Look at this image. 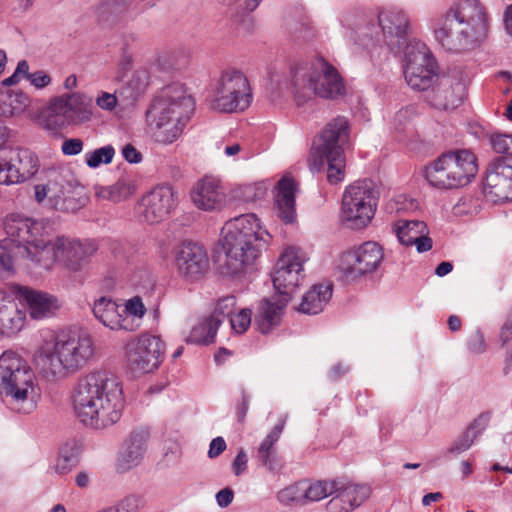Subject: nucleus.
Returning <instances> with one entry per match:
<instances>
[{
	"instance_id": "obj_8",
	"label": "nucleus",
	"mask_w": 512,
	"mask_h": 512,
	"mask_svg": "<svg viewBox=\"0 0 512 512\" xmlns=\"http://www.w3.org/2000/svg\"><path fill=\"white\" fill-rule=\"evenodd\" d=\"M349 128L346 117L338 116L332 119L325 125L312 148V168L320 171L327 165V181L330 184H338L345 178L344 150L349 144Z\"/></svg>"
},
{
	"instance_id": "obj_22",
	"label": "nucleus",
	"mask_w": 512,
	"mask_h": 512,
	"mask_svg": "<svg viewBox=\"0 0 512 512\" xmlns=\"http://www.w3.org/2000/svg\"><path fill=\"white\" fill-rule=\"evenodd\" d=\"M147 428L139 427L132 430L122 443L115 461V470L126 473L139 466L144 459L149 440Z\"/></svg>"
},
{
	"instance_id": "obj_52",
	"label": "nucleus",
	"mask_w": 512,
	"mask_h": 512,
	"mask_svg": "<svg viewBox=\"0 0 512 512\" xmlns=\"http://www.w3.org/2000/svg\"><path fill=\"white\" fill-rule=\"evenodd\" d=\"M475 440L473 436H470L466 431L455 440L451 446L448 448L447 452L453 455H459L465 451H467L473 444Z\"/></svg>"
},
{
	"instance_id": "obj_42",
	"label": "nucleus",
	"mask_w": 512,
	"mask_h": 512,
	"mask_svg": "<svg viewBox=\"0 0 512 512\" xmlns=\"http://www.w3.org/2000/svg\"><path fill=\"white\" fill-rule=\"evenodd\" d=\"M118 308L119 305L111 298L100 297L94 301L92 312L97 320H113L123 316Z\"/></svg>"
},
{
	"instance_id": "obj_55",
	"label": "nucleus",
	"mask_w": 512,
	"mask_h": 512,
	"mask_svg": "<svg viewBox=\"0 0 512 512\" xmlns=\"http://www.w3.org/2000/svg\"><path fill=\"white\" fill-rule=\"evenodd\" d=\"M61 149L64 155H78L83 150V141L80 138L67 139L62 143Z\"/></svg>"
},
{
	"instance_id": "obj_39",
	"label": "nucleus",
	"mask_w": 512,
	"mask_h": 512,
	"mask_svg": "<svg viewBox=\"0 0 512 512\" xmlns=\"http://www.w3.org/2000/svg\"><path fill=\"white\" fill-rule=\"evenodd\" d=\"M149 71L146 68L135 70L130 80L120 89V96L133 103L143 95L149 85Z\"/></svg>"
},
{
	"instance_id": "obj_64",
	"label": "nucleus",
	"mask_w": 512,
	"mask_h": 512,
	"mask_svg": "<svg viewBox=\"0 0 512 512\" xmlns=\"http://www.w3.org/2000/svg\"><path fill=\"white\" fill-rule=\"evenodd\" d=\"M132 62V56L127 53L121 57L119 62V75L117 76L118 79L124 77L125 73L131 68Z\"/></svg>"
},
{
	"instance_id": "obj_40",
	"label": "nucleus",
	"mask_w": 512,
	"mask_h": 512,
	"mask_svg": "<svg viewBox=\"0 0 512 512\" xmlns=\"http://www.w3.org/2000/svg\"><path fill=\"white\" fill-rule=\"evenodd\" d=\"M304 505L318 502L333 494L335 481H301Z\"/></svg>"
},
{
	"instance_id": "obj_57",
	"label": "nucleus",
	"mask_w": 512,
	"mask_h": 512,
	"mask_svg": "<svg viewBox=\"0 0 512 512\" xmlns=\"http://www.w3.org/2000/svg\"><path fill=\"white\" fill-rule=\"evenodd\" d=\"M468 347L471 353H484L486 351V343L483 335L480 332L473 334L468 341Z\"/></svg>"
},
{
	"instance_id": "obj_27",
	"label": "nucleus",
	"mask_w": 512,
	"mask_h": 512,
	"mask_svg": "<svg viewBox=\"0 0 512 512\" xmlns=\"http://www.w3.org/2000/svg\"><path fill=\"white\" fill-rule=\"evenodd\" d=\"M20 296L26 301L31 318H51L60 308L56 297L45 292L22 287L19 290Z\"/></svg>"
},
{
	"instance_id": "obj_18",
	"label": "nucleus",
	"mask_w": 512,
	"mask_h": 512,
	"mask_svg": "<svg viewBox=\"0 0 512 512\" xmlns=\"http://www.w3.org/2000/svg\"><path fill=\"white\" fill-rule=\"evenodd\" d=\"M177 201L178 193L171 185H157L141 198L140 216L147 223H159L175 209Z\"/></svg>"
},
{
	"instance_id": "obj_13",
	"label": "nucleus",
	"mask_w": 512,
	"mask_h": 512,
	"mask_svg": "<svg viewBox=\"0 0 512 512\" xmlns=\"http://www.w3.org/2000/svg\"><path fill=\"white\" fill-rule=\"evenodd\" d=\"M251 101L252 93L246 76L238 70H227L217 81L210 108L225 113L242 112Z\"/></svg>"
},
{
	"instance_id": "obj_63",
	"label": "nucleus",
	"mask_w": 512,
	"mask_h": 512,
	"mask_svg": "<svg viewBox=\"0 0 512 512\" xmlns=\"http://www.w3.org/2000/svg\"><path fill=\"white\" fill-rule=\"evenodd\" d=\"M234 498V493L230 488H224L216 494V502L221 508L229 506Z\"/></svg>"
},
{
	"instance_id": "obj_29",
	"label": "nucleus",
	"mask_w": 512,
	"mask_h": 512,
	"mask_svg": "<svg viewBox=\"0 0 512 512\" xmlns=\"http://www.w3.org/2000/svg\"><path fill=\"white\" fill-rule=\"evenodd\" d=\"M275 204L278 217L285 223H293L296 218V182L290 176H283L277 183Z\"/></svg>"
},
{
	"instance_id": "obj_56",
	"label": "nucleus",
	"mask_w": 512,
	"mask_h": 512,
	"mask_svg": "<svg viewBox=\"0 0 512 512\" xmlns=\"http://www.w3.org/2000/svg\"><path fill=\"white\" fill-rule=\"evenodd\" d=\"M75 461L73 456L71 455H61L57 458L53 469L57 474H66L69 472L74 466Z\"/></svg>"
},
{
	"instance_id": "obj_14",
	"label": "nucleus",
	"mask_w": 512,
	"mask_h": 512,
	"mask_svg": "<svg viewBox=\"0 0 512 512\" xmlns=\"http://www.w3.org/2000/svg\"><path fill=\"white\" fill-rule=\"evenodd\" d=\"M164 353L165 343L159 336L142 334L127 345V366L135 375L151 373L160 366Z\"/></svg>"
},
{
	"instance_id": "obj_59",
	"label": "nucleus",
	"mask_w": 512,
	"mask_h": 512,
	"mask_svg": "<svg viewBox=\"0 0 512 512\" xmlns=\"http://www.w3.org/2000/svg\"><path fill=\"white\" fill-rule=\"evenodd\" d=\"M247 462V454L243 449H241L232 463V469L236 476L241 475L247 469Z\"/></svg>"
},
{
	"instance_id": "obj_36",
	"label": "nucleus",
	"mask_w": 512,
	"mask_h": 512,
	"mask_svg": "<svg viewBox=\"0 0 512 512\" xmlns=\"http://www.w3.org/2000/svg\"><path fill=\"white\" fill-rule=\"evenodd\" d=\"M135 0H101L97 17L99 22L113 25L127 14Z\"/></svg>"
},
{
	"instance_id": "obj_45",
	"label": "nucleus",
	"mask_w": 512,
	"mask_h": 512,
	"mask_svg": "<svg viewBox=\"0 0 512 512\" xmlns=\"http://www.w3.org/2000/svg\"><path fill=\"white\" fill-rule=\"evenodd\" d=\"M115 155V149L107 145L85 154V163L90 168H97L101 164H109Z\"/></svg>"
},
{
	"instance_id": "obj_31",
	"label": "nucleus",
	"mask_w": 512,
	"mask_h": 512,
	"mask_svg": "<svg viewBox=\"0 0 512 512\" xmlns=\"http://www.w3.org/2000/svg\"><path fill=\"white\" fill-rule=\"evenodd\" d=\"M375 18L368 16L359 9H348L341 14L340 21L343 27L355 32L359 37L374 39L378 36Z\"/></svg>"
},
{
	"instance_id": "obj_58",
	"label": "nucleus",
	"mask_w": 512,
	"mask_h": 512,
	"mask_svg": "<svg viewBox=\"0 0 512 512\" xmlns=\"http://www.w3.org/2000/svg\"><path fill=\"white\" fill-rule=\"evenodd\" d=\"M30 83L38 89L45 88L51 83V77L46 72L39 70L29 75Z\"/></svg>"
},
{
	"instance_id": "obj_5",
	"label": "nucleus",
	"mask_w": 512,
	"mask_h": 512,
	"mask_svg": "<svg viewBox=\"0 0 512 512\" xmlns=\"http://www.w3.org/2000/svg\"><path fill=\"white\" fill-rule=\"evenodd\" d=\"M269 237L253 213L243 214L225 223L222 228V247L230 274L239 275L257 259Z\"/></svg>"
},
{
	"instance_id": "obj_28",
	"label": "nucleus",
	"mask_w": 512,
	"mask_h": 512,
	"mask_svg": "<svg viewBox=\"0 0 512 512\" xmlns=\"http://www.w3.org/2000/svg\"><path fill=\"white\" fill-rule=\"evenodd\" d=\"M64 105L65 115L71 124H80L91 120L93 115V100L91 97L80 93H67L55 97Z\"/></svg>"
},
{
	"instance_id": "obj_54",
	"label": "nucleus",
	"mask_w": 512,
	"mask_h": 512,
	"mask_svg": "<svg viewBox=\"0 0 512 512\" xmlns=\"http://www.w3.org/2000/svg\"><path fill=\"white\" fill-rule=\"evenodd\" d=\"M23 329V322H0V340L14 338Z\"/></svg>"
},
{
	"instance_id": "obj_2",
	"label": "nucleus",
	"mask_w": 512,
	"mask_h": 512,
	"mask_svg": "<svg viewBox=\"0 0 512 512\" xmlns=\"http://www.w3.org/2000/svg\"><path fill=\"white\" fill-rule=\"evenodd\" d=\"M36 351V362L47 378L63 379L85 368L96 355L86 331H47Z\"/></svg>"
},
{
	"instance_id": "obj_23",
	"label": "nucleus",
	"mask_w": 512,
	"mask_h": 512,
	"mask_svg": "<svg viewBox=\"0 0 512 512\" xmlns=\"http://www.w3.org/2000/svg\"><path fill=\"white\" fill-rule=\"evenodd\" d=\"M56 249L59 253L60 263L72 271L80 270L93 255L97 247L91 241H80L65 236L56 238Z\"/></svg>"
},
{
	"instance_id": "obj_37",
	"label": "nucleus",
	"mask_w": 512,
	"mask_h": 512,
	"mask_svg": "<svg viewBox=\"0 0 512 512\" xmlns=\"http://www.w3.org/2000/svg\"><path fill=\"white\" fill-rule=\"evenodd\" d=\"M136 191V183L132 176L123 175L113 185L101 187L97 195L100 198L121 202L132 196Z\"/></svg>"
},
{
	"instance_id": "obj_20",
	"label": "nucleus",
	"mask_w": 512,
	"mask_h": 512,
	"mask_svg": "<svg viewBox=\"0 0 512 512\" xmlns=\"http://www.w3.org/2000/svg\"><path fill=\"white\" fill-rule=\"evenodd\" d=\"M376 28H380L386 45L390 50L399 52L406 44L409 19L403 10L397 7L383 8L378 12Z\"/></svg>"
},
{
	"instance_id": "obj_9",
	"label": "nucleus",
	"mask_w": 512,
	"mask_h": 512,
	"mask_svg": "<svg viewBox=\"0 0 512 512\" xmlns=\"http://www.w3.org/2000/svg\"><path fill=\"white\" fill-rule=\"evenodd\" d=\"M290 85L298 105L313 95L335 99L345 93L339 73L322 58L316 59L310 66L296 68Z\"/></svg>"
},
{
	"instance_id": "obj_1",
	"label": "nucleus",
	"mask_w": 512,
	"mask_h": 512,
	"mask_svg": "<svg viewBox=\"0 0 512 512\" xmlns=\"http://www.w3.org/2000/svg\"><path fill=\"white\" fill-rule=\"evenodd\" d=\"M125 405L117 376L106 371L91 372L79 379L73 393V409L84 425L102 429L117 423Z\"/></svg>"
},
{
	"instance_id": "obj_32",
	"label": "nucleus",
	"mask_w": 512,
	"mask_h": 512,
	"mask_svg": "<svg viewBox=\"0 0 512 512\" xmlns=\"http://www.w3.org/2000/svg\"><path fill=\"white\" fill-rule=\"evenodd\" d=\"M251 320L252 310L250 308L237 307L236 298L232 295L218 299L213 305V310L207 320Z\"/></svg>"
},
{
	"instance_id": "obj_50",
	"label": "nucleus",
	"mask_w": 512,
	"mask_h": 512,
	"mask_svg": "<svg viewBox=\"0 0 512 512\" xmlns=\"http://www.w3.org/2000/svg\"><path fill=\"white\" fill-rule=\"evenodd\" d=\"M260 463L270 472L277 473L282 468V462L276 451L257 454Z\"/></svg>"
},
{
	"instance_id": "obj_48",
	"label": "nucleus",
	"mask_w": 512,
	"mask_h": 512,
	"mask_svg": "<svg viewBox=\"0 0 512 512\" xmlns=\"http://www.w3.org/2000/svg\"><path fill=\"white\" fill-rule=\"evenodd\" d=\"M492 413L489 411L479 414L465 430L473 439L476 440L488 427Z\"/></svg>"
},
{
	"instance_id": "obj_62",
	"label": "nucleus",
	"mask_w": 512,
	"mask_h": 512,
	"mask_svg": "<svg viewBox=\"0 0 512 512\" xmlns=\"http://www.w3.org/2000/svg\"><path fill=\"white\" fill-rule=\"evenodd\" d=\"M122 155L129 163H139L142 160L141 153L132 144L123 147Z\"/></svg>"
},
{
	"instance_id": "obj_35",
	"label": "nucleus",
	"mask_w": 512,
	"mask_h": 512,
	"mask_svg": "<svg viewBox=\"0 0 512 512\" xmlns=\"http://www.w3.org/2000/svg\"><path fill=\"white\" fill-rule=\"evenodd\" d=\"M30 105V98L24 92L7 89L0 92V116L14 117L22 114Z\"/></svg>"
},
{
	"instance_id": "obj_7",
	"label": "nucleus",
	"mask_w": 512,
	"mask_h": 512,
	"mask_svg": "<svg viewBox=\"0 0 512 512\" xmlns=\"http://www.w3.org/2000/svg\"><path fill=\"white\" fill-rule=\"evenodd\" d=\"M0 396L25 414L36 409L40 397L37 376L30 363L11 349L0 355Z\"/></svg>"
},
{
	"instance_id": "obj_10",
	"label": "nucleus",
	"mask_w": 512,
	"mask_h": 512,
	"mask_svg": "<svg viewBox=\"0 0 512 512\" xmlns=\"http://www.w3.org/2000/svg\"><path fill=\"white\" fill-rule=\"evenodd\" d=\"M477 171L476 156L471 151L450 150L426 167L425 177L436 188L456 189L469 184Z\"/></svg>"
},
{
	"instance_id": "obj_6",
	"label": "nucleus",
	"mask_w": 512,
	"mask_h": 512,
	"mask_svg": "<svg viewBox=\"0 0 512 512\" xmlns=\"http://www.w3.org/2000/svg\"><path fill=\"white\" fill-rule=\"evenodd\" d=\"M193 109L194 100L183 84L173 83L163 88L147 112L156 141L170 144L177 140Z\"/></svg>"
},
{
	"instance_id": "obj_44",
	"label": "nucleus",
	"mask_w": 512,
	"mask_h": 512,
	"mask_svg": "<svg viewBox=\"0 0 512 512\" xmlns=\"http://www.w3.org/2000/svg\"><path fill=\"white\" fill-rule=\"evenodd\" d=\"M277 500L284 506L304 505L301 481L281 489L277 493Z\"/></svg>"
},
{
	"instance_id": "obj_46",
	"label": "nucleus",
	"mask_w": 512,
	"mask_h": 512,
	"mask_svg": "<svg viewBox=\"0 0 512 512\" xmlns=\"http://www.w3.org/2000/svg\"><path fill=\"white\" fill-rule=\"evenodd\" d=\"M148 308L143 303L140 296L136 295L125 301L123 315L132 318H143Z\"/></svg>"
},
{
	"instance_id": "obj_53",
	"label": "nucleus",
	"mask_w": 512,
	"mask_h": 512,
	"mask_svg": "<svg viewBox=\"0 0 512 512\" xmlns=\"http://www.w3.org/2000/svg\"><path fill=\"white\" fill-rule=\"evenodd\" d=\"M509 136L510 134H493L490 137V143L496 153L508 154V156H511Z\"/></svg>"
},
{
	"instance_id": "obj_51",
	"label": "nucleus",
	"mask_w": 512,
	"mask_h": 512,
	"mask_svg": "<svg viewBox=\"0 0 512 512\" xmlns=\"http://www.w3.org/2000/svg\"><path fill=\"white\" fill-rule=\"evenodd\" d=\"M283 430V424L276 425L261 442L257 454L275 451L274 445L278 441Z\"/></svg>"
},
{
	"instance_id": "obj_25",
	"label": "nucleus",
	"mask_w": 512,
	"mask_h": 512,
	"mask_svg": "<svg viewBox=\"0 0 512 512\" xmlns=\"http://www.w3.org/2000/svg\"><path fill=\"white\" fill-rule=\"evenodd\" d=\"M191 199L194 205L204 211L220 210L225 204V191L221 182L211 176L198 180L192 190Z\"/></svg>"
},
{
	"instance_id": "obj_33",
	"label": "nucleus",
	"mask_w": 512,
	"mask_h": 512,
	"mask_svg": "<svg viewBox=\"0 0 512 512\" xmlns=\"http://www.w3.org/2000/svg\"><path fill=\"white\" fill-rule=\"evenodd\" d=\"M291 297L286 294H276L262 298L257 305V317L260 320H280L285 316Z\"/></svg>"
},
{
	"instance_id": "obj_16",
	"label": "nucleus",
	"mask_w": 512,
	"mask_h": 512,
	"mask_svg": "<svg viewBox=\"0 0 512 512\" xmlns=\"http://www.w3.org/2000/svg\"><path fill=\"white\" fill-rule=\"evenodd\" d=\"M38 167V158L31 151L0 147V184L24 182L37 173Z\"/></svg>"
},
{
	"instance_id": "obj_60",
	"label": "nucleus",
	"mask_w": 512,
	"mask_h": 512,
	"mask_svg": "<svg viewBox=\"0 0 512 512\" xmlns=\"http://www.w3.org/2000/svg\"><path fill=\"white\" fill-rule=\"evenodd\" d=\"M96 104L102 109L112 110L117 104V98L114 94L102 92L97 97Z\"/></svg>"
},
{
	"instance_id": "obj_26",
	"label": "nucleus",
	"mask_w": 512,
	"mask_h": 512,
	"mask_svg": "<svg viewBox=\"0 0 512 512\" xmlns=\"http://www.w3.org/2000/svg\"><path fill=\"white\" fill-rule=\"evenodd\" d=\"M393 231L402 245H415L419 253L427 252L432 248L429 229L423 221L400 219L393 224Z\"/></svg>"
},
{
	"instance_id": "obj_17",
	"label": "nucleus",
	"mask_w": 512,
	"mask_h": 512,
	"mask_svg": "<svg viewBox=\"0 0 512 512\" xmlns=\"http://www.w3.org/2000/svg\"><path fill=\"white\" fill-rule=\"evenodd\" d=\"M304 261L305 257L300 249L289 247L284 251L272 277L273 286L277 292L291 297V294L304 280Z\"/></svg>"
},
{
	"instance_id": "obj_15",
	"label": "nucleus",
	"mask_w": 512,
	"mask_h": 512,
	"mask_svg": "<svg viewBox=\"0 0 512 512\" xmlns=\"http://www.w3.org/2000/svg\"><path fill=\"white\" fill-rule=\"evenodd\" d=\"M383 259V248L375 241H366L341 255L339 269L347 279L358 280L376 272Z\"/></svg>"
},
{
	"instance_id": "obj_41",
	"label": "nucleus",
	"mask_w": 512,
	"mask_h": 512,
	"mask_svg": "<svg viewBox=\"0 0 512 512\" xmlns=\"http://www.w3.org/2000/svg\"><path fill=\"white\" fill-rule=\"evenodd\" d=\"M219 323L220 322H197V324L193 326L186 342L197 345L212 343L217 333Z\"/></svg>"
},
{
	"instance_id": "obj_3",
	"label": "nucleus",
	"mask_w": 512,
	"mask_h": 512,
	"mask_svg": "<svg viewBox=\"0 0 512 512\" xmlns=\"http://www.w3.org/2000/svg\"><path fill=\"white\" fill-rule=\"evenodd\" d=\"M489 17L478 0H459L433 23V33L441 47L451 53H464L486 37Z\"/></svg>"
},
{
	"instance_id": "obj_30",
	"label": "nucleus",
	"mask_w": 512,
	"mask_h": 512,
	"mask_svg": "<svg viewBox=\"0 0 512 512\" xmlns=\"http://www.w3.org/2000/svg\"><path fill=\"white\" fill-rule=\"evenodd\" d=\"M331 297L332 284H316L303 295L295 310L309 316L317 315L323 311Z\"/></svg>"
},
{
	"instance_id": "obj_49",
	"label": "nucleus",
	"mask_w": 512,
	"mask_h": 512,
	"mask_svg": "<svg viewBox=\"0 0 512 512\" xmlns=\"http://www.w3.org/2000/svg\"><path fill=\"white\" fill-rule=\"evenodd\" d=\"M141 507V499L135 495H129L118 502L115 506L109 507L102 512H138Z\"/></svg>"
},
{
	"instance_id": "obj_61",
	"label": "nucleus",
	"mask_w": 512,
	"mask_h": 512,
	"mask_svg": "<svg viewBox=\"0 0 512 512\" xmlns=\"http://www.w3.org/2000/svg\"><path fill=\"white\" fill-rule=\"evenodd\" d=\"M226 442L223 437L218 436L210 442L208 456L213 459L218 457L226 449Z\"/></svg>"
},
{
	"instance_id": "obj_34",
	"label": "nucleus",
	"mask_w": 512,
	"mask_h": 512,
	"mask_svg": "<svg viewBox=\"0 0 512 512\" xmlns=\"http://www.w3.org/2000/svg\"><path fill=\"white\" fill-rule=\"evenodd\" d=\"M23 257L29 258L45 269H50L56 262L60 263L59 253L56 249V239L53 242H48L44 239V235L39 237V243L31 245L29 253L24 254Z\"/></svg>"
},
{
	"instance_id": "obj_21",
	"label": "nucleus",
	"mask_w": 512,
	"mask_h": 512,
	"mask_svg": "<svg viewBox=\"0 0 512 512\" xmlns=\"http://www.w3.org/2000/svg\"><path fill=\"white\" fill-rule=\"evenodd\" d=\"M175 266L179 276L188 281H196L208 271L209 258L203 246L184 242L176 253Z\"/></svg>"
},
{
	"instance_id": "obj_47",
	"label": "nucleus",
	"mask_w": 512,
	"mask_h": 512,
	"mask_svg": "<svg viewBox=\"0 0 512 512\" xmlns=\"http://www.w3.org/2000/svg\"><path fill=\"white\" fill-rule=\"evenodd\" d=\"M266 189L261 184H248L239 188L237 197L246 203L262 199Z\"/></svg>"
},
{
	"instance_id": "obj_4",
	"label": "nucleus",
	"mask_w": 512,
	"mask_h": 512,
	"mask_svg": "<svg viewBox=\"0 0 512 512\" xmlns=\"http://www.w3.org/2000/svg\"><path fill=\"white\" fill-rule=\"evenodd\" d=\"M404 76L414 90L425 92V100L433 107L442 110L454 109L465 97V82L453 76L438 77L436 63L426 47L407 45L405 48Z\"/></svg>"
},
{
	"instance_id": "obj_12",
	"label": "nucleus",
	"mask_w": 512,
	"mask_h": 512,
	"mask_svg": "<svg viewBox=\"0 0 512 512\" xmlns=\"http://www.w3.org/2000/svg\"><path fill=\"white\" fill-rule=\"evenodd\" d=\"M379 191L372 180L356 181L350 184L343 194L342 220L350 228L362 229L374 217Z\"/></svg>"
},
{
	"instance_id": "obj_24",
	"label": "nucleus",
	"mask_w": 512,
	"mask_h": 512,
	"mask_svg": "<svg viewBox=\"0 0 512 512\" xmlns=\"http://www.w3.org/2000/svg\"><path fill=\"white\" fill-rule=\"evenodd\" d=\"M370 493V488L366 485H340L335 481V490L326 504V510L327 512H352L369 498Z\"/></svg>"
},
{
	"instance_id": "obj_19",
	"label": "nucleus",
	"mask_w": 512,
	"mask_h": 512,
	"mask_svg": "<svg viewBox=\"0 0 512 512\" xmlns=\"http://www.w3.org/2000/svg\"><path fill=\"white\" fill-rule=\"evenodd\" d=\"M484 193L494 202L512 200V157H497L490 162Z\"/></svg>"
},
{
	"instance_id": "obj_38",
	"label": "nucleus",
	"mask_w": 512,
	"mask_h": 512,
	"mask_svg": "<svg viewBox=\"0 0 512 512\" xmlns=\"http://www.w3.org/2000/svg\"><path fill=\"white\" fill-rule=\"evenodd\" d=\"M64 105L61 100L51 99L48 107L43 111L41 124L44 129L57 132L67 125H71L65 115Z\"/></svg>"
},
{
	"instance_id": "obj_43",
	"label": "nucleus",
	"mask_w": 512,
	"mask_h": 512,
	"mask_svg": "<svg viewBox=\"0 0 512 512\" xmlns=\"http://www.w3.org/2000/svg\"><path fill=\"white\" fill-rule=\"evenodd\" d=\"M413 116L414 111L410 107L402 108L395 113L392 120V126L394 131L398 134L397 137L399 140H402L404 135L411 130Z\"/></svg>"
},
{
	"instance_id": "obj_11",
	"label": "nucleus",
	"mask_w": 512,
	"mask_h": 512,
	"mask_svg": "<svg viewBox=\"0 0 512 512\" xmlns=\"http://www.w3.org/2000/svg\"><path fill=\"white\" fill-rule=\"evenodd\" d=\"M4 230L6 238L0 241V265L11 271L14 260L29 253L31 245L39 243V237L44 235V225L19 214H10L5 219Z\"/></svg>"
}]
</instances>
